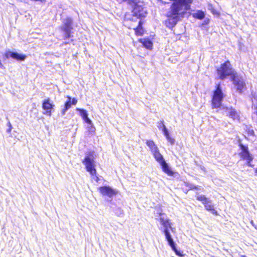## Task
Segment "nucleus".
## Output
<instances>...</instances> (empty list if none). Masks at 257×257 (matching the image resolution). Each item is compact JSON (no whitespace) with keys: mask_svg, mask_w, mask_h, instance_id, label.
<instances>
[{"mask_svg":"<svg viewBox=\"0 0 257 257\" xmlns=\"http://www.w3.org/2000/svg\"><path fill=\"white\" fill-rule=\"evenodd\" d=\"M146 145L150 148L156 161L161 166L163 171L169 175H172L173 172L165 162L163 156L160 153L159 150L154 142L152 140H148L146 142Z\"/></svg>","mask_w":257,"mask_h":257,"instance_id":"1","label":"nucleus"},{"mask_svg":"<svg viewBox=\"0 0 257 257\" xmlns=\"http://www.w3.org/2000/svg\"><path fill=\"white\" fill-rule=\"evenodd\" d=\"M82 163L85 165L86 171L90 174L92 178L96 182H98L99 178L96 176L94 153L90 152L86 153Z\"/></svg>","mask_w":257,"mask_h":257,"instance_id":"2","label":"nucleus"},{"mask_svg":"<svg viewBox=\"0 0 257 257\" xmlns=\"http://www.w3.org/2000/svg\"><path fill=\"white\" fill-rule=\"evenodd\" d=\"M217 72L219 78L222 80L224 79L228 76L233 77L236 74L231 67V64L228 61L222 64L220 67L217 69Z\"/></svg>","mask_w":257,"mask_h":257,"instance_id":"3","label":"nucleus"},{"mask_svg":"<svg viewBox=\"0 0 257 257\" xmlns=\"http://www.w3.org/2000/svg\"><path fill=\"white\" fill-rule=\"evenodd\" d=\"M223 98V93L220 88V84H218L216 90L214 92L212 99L213 107H219L221 105Z\"/></svg>","mask_w":257,"mask_h":257,"instance_id":"4","label":"nucleus"},{"mask_svg":"<svg viewBox=\"0 0 257 257\" xmlns=\"http://www.w3.org/2000/svg\"><path fill=\"white\" fill-rule=\"evenodd\" d=\"M239 146L240 148L239 156L242 159L246 161L249 166H251L250 162L252 160L253 157L249 152L247 146L243 145L241 143L239 144Z\"/></svg>","mask_w":257,"mask_h":257,"instance_id":"5","label":"nucleus"},{"mask_svg":"<svg viewBox=\"0 0 257 257\" xmlns=\"http://www.w3.org/2000/svg\"><path fill=\"white\" fill-rule=\"evenodd\" d=\"M197 199L202 202L207 210L210 211L212 213L215 215H217V212L214 209V205L210 200L208 199L203 195H198L197 196Z\"/></svg>","mask_w":257,"mask_h":257,"instance_id":"6","label":"nucleus"},{"mask_svg":"<svg viewBox=\"0 0 257 257\" xmlns=\"http://www.w3.org/2000/svg\"><path fill=\"white\" fill-rule=\"evenodd\" d=\"M139 0L136 3L131 2L130 5L133 7V15L138 17H144L146 15V12L141 5L139 4Z\"/></svg>","mask_w":257,"mask_h":257,"instance_id":"7","label":"nucleus"},{"mask_svg":"<svg viewBox=\"0 0 257 257\" xmlns=\"http://www.w3.org/2000/svg\"><path fill=\"white\" fill-rule=\"evenodd\" d=\"M64 26L62 27V30L65 32V37L66 38H69L71 37V31L72 29V20L70 18H67L63 21Z\"/></svg>","mask_w":257,"mask_h":257,"instance_id":"8","label":"nucleus"},{"mask_svg":"<svg viewBox=\"0 0 257 257\" xmlns=\"http://www.w3.org/2000/svg\"><path fill=\"white\" fill-rule=\"evenodd\" d=\"M232 80L233 84L236 87V89L241 92L245 86V83L242 78L235 74L232 77Z\"/></svg>","mask_w":257,"mask_h":257,"instance_id":"9","label":"nucleus"},{"mask_svg":"<svg viewBox=\"0 0 257 257\" xmlns=\"http://www.w3.org/2000/svg\"><path fill=\"white\" fill-rule=\"evenodd\" d=\"M98 190L102 195H106L110 198L117 193V190L112 189L109 186L101 187L99 188Z\"/></svg>","mask_w":257,"mask_h":257,"instance_id":"10","label":"nucleus"},{"mask_svg":"<svg viewBox=\"0 0 257 257\" xmlns=\"http://www.w3.org/2000/svg\"><path fill=\"white\" fill-rule=\"evenodd\" d=\"M54 106V105L50 102V99L45 100L42 104V108L45 110L43 114L50 116L51 115V109Z\"/></svg>","mask_w":257,"mask_h":257,"instance_id":"11","label":"nucleus"},{"mask_svg":"<svg viewBox=\"0 0 257 257\" xmlns=\"http://www.w3.org/2000/svg\"><path fill=\"white\" fill-rule=\"evenodd\" d=\"M160 222L163 226L164 229H169V228L173 231V228L172 227V223L170 220L164 214H161L160 218Z\"/></svg>","mask_w":257,"mask_h":257,"instance_id":"12","label":"nucleus"},{"mask_svg":"<svg viewBox=\"0 0 257 257\" xmlns=\"http://www.w3.org/2000/svg\"><path fill=\"white\" fill-rule=\"evenodd\" d=\"M224 112L226 115L229 116L230 117L233 119H238V114L232 108L225 107L224 108Z\"/></svg>","mask_w":257,"mask_h":257,"instance_id":"13","label":"nucleus"},{"mask_svg":"<svg viewBox=\"0 0 257 257\" xmlns=\"http://www.w3.org/2000/svg\"><path fill=\"white\" fill-rule=\"evenodd\" d=\"M163 232L165 234L166 240H167L168 244L170 246H173L175 244V242L173 241V238H172L171 235L169 232V229H164Z\"/></svg>","mask_w":257,"mask_h":257,"instance_id":"14","label":"nucleus"},{"mask_svg":"<svg viewBox=\"0 0 257 257\" xmlns=\"http://www.w3.org/2000/svg\"><path fill=\"white\" fill-rule=\"evenodd\" d=\"M140 42L142 43L143 46L148 49H151L153 46L152 42L148 39H141Z\"/></svg>","mask_w":257,"mask_h":257,"instance_id":"15","label":"nucleus"},{"mask_svg":"<svg viewBox=\"0 0 257 257\" xmlns=\"http://www.w3.org/2000/svg\"><path fill=\"white\" fill-rule=\"evenodd\" d=\"M26 58L25 55L13 52V58L18 61H24Z\"/></svg>","mask_w":257,"mask_h":257,"instance_id":"16","label":"nucleus"},{"mask_svg":"<svg viewBox=\"0 0 257 257\" xmlns=\"http://www.w3.org/2000/svg\"><path fill=\"white\" fill-rule=\"evenodd\" d=\"M192 15L194 18L199 20L203 19L205 17L204 12L201 11H197L196 12L193 13Z\"/></svg>","mask_w":257,"mask_h":257,"instance_id":"17","label":"nucleus"},{"mask_svg":"<svg viewBox=\"0 0 257 257\" xmlns=\"http://www.w3.org/2000/svg\"><path fill=\"white\" fill-rule=\"evenodd\" d=\"M135 30L137 35L141 36L143 35L144 30L142 27V24L141 21L139 22L138 27L136 29H135Z\"/></svg>","mask_w":257,"mask_h":257,"instance_id":"18","label":"nucleus"},{"mask_svg":"<svg viewBox=\"0 0 257 257\" xmlns=\"http://www.w3.org/2000/svg\"><path fill=\"white\" fill-rule=\"evenodd\" d=\"M76 110L79 111L80 115H81L83 120H84L88 117V113L86 110L84 109L77 108Z\"/></svg>","mask_w":257,"mask_h":257,"instance_id":"19","label":"nucleus"},{"mask_svg":"<svg viewBox=\"0 0 257 257\" xmlns=\"http://www.w3.org/2000/svg\"><path fill=\"white\" fill-rule=\"evenodd\" d=\"M67 98H68V101H67L65 103V106L64 107L66 108V109H69L71 107V97L68 96L67 97Z\"/></svg>","mask_w":257,"mask_h":257,"instance_id":"20","label":"nucleus"},{"mask_svg":"<svg viewBox=\"0 0 257 257\" xmlns=\"http://www.w3.org/2000/svg\"><path fill=\"white\" fill-rule=\"evenodd\" d=\"M13 52L8 51H7L5 54L4 56L7 59H9L10 57H12L13 58Z\"/></svg>","mask_w":257,"mask_h":257,"instance_id":"21","label":"nucleus"},{"mask_svg":"<svg viewBox=\"0 0 257 257\" xmlns=\"http://www.w3.org/2000/svg\"><path fill=\"white\" fill-rule=\"evenodd\" d=\"M163 132L166 138L170 136L167 128L166 127V126L164 124H163Z\"/></svg>","mask_w":257,"mask_h":257,"instance_id":"22","label":"nucleus"},{"mask_svg":"<svg viewBox=\"0 0 257 257\" xmlns=\"http://www.w3.org/2000/svg\"><path fill=\"white\" fill-rule=\"evenodd\" d=\"M171 247L172 249L175 252V253L177 255H178L180 256H183V254L177 249L175 244L174 245V247L173 246H171Z\"/></svg>","mask_w":257,"mask_h":257,"instance_id":"23","label":"nucleus"},{"mask_svg":"<svg viewBox=\"0 0 257 257\" xmlns=\"http://www.w3.org/2000/svg\"><path fill=\"white\" fill-rule=\"evenodd\" d=\"M166 138L171 145H173L175 143V140L171 138L170 136L166 137Z\"/></svg>","mask_w":257,"mask_h":257,"instance_id":"24","label":"nucleus"},{"mask_svg":"<svg viewBox=\"0 0 257 257\" xmlns=\"http://www.w3.org/2000/svg\"><path fill=\"white\" fill-rule=\"evenodd\" d=\"M119 3H122L123 2H127L128 4H131V2L136 3L138 0H116Z\"/></svg>","mask_w":257,"mask_h":257,"instance_id":"25","label":"nucleus"},{"mask_svg":"<svg viewBox=\"0 0 257 257\" xmlns=\"http://www.w3.org/2000/svg\"><path fill=\"white\" fill-rule=\"evenodd\" d=\"M85 122L88 124H92V121L87 117L84 120Z\"/></svg>","mask_w":257,"mask_h":257,"instance_id":"26","label":"nucleus"},{"mask_svg":"<svg viewBox=\"0 0 257 257\" xmlns=\"http://www.w3.org/2000/svg\"><path fill=\"white\" fill-rule=\"evenodd\" d=\"M71 104L73 105H76L77 102V100L75 98H73L71 100Z\"/></svg>","mask_w":257,"mask_h":257,"instance_id":"27","label":"nucleus"},{"mask_svg":"<svg viewBox=\"0 0 257 257\" xmlns=\"http://www.w3.org/2000/svg\"><path fill=\"white\" fill-rule=\"evenodd\" d=\"M8 126H9V129L7 130V132L10 133L12 131V124L11 123L9 122L8 124Z\"/></svg>","mask_w":257,"mask_h":257,"instance_id":"28","label":"nucleus"},{"mask_svg":"<svg viewBox=\"0 0 257 257\" xmlns=\"http://www.w3.org/2000/svg\"><path fill=\"white\" fill-rule=\"evenodd\" d=\"M248 135L250 136H254V133L253 130H249L248 132Z\"/></svg>","mask_w":257,"mask_h":257,"instance_id":"29","label":"nucleus"},{"mask_svg":"<svg viewBox=\"0 0 257 257\" xmlns=\"http://www.w3.org/2000/svg\"><path fill=\"white\" fill-rule=\"evenodd\" d=\"M67 110L68 109H66V108L64 107V108L61 111L62 115H64Z\"/></svg>","mask_w":257,"mask_h":257,"instance_id":"30","label":"nucleus"},{"mask_svg":"<svg viewBox=\"0 0 257 257\" xmlns=\"http://www.w3.org/2000/svg\"><path fill=\"white\" fill-rule=\"evenodd\" d=\"M89 131L94 132L95 127L93 125H91L90 127H89Z\"/></svg>","mask_w":257,"mask_h":257,"instance_id":"31","label":"nucleus"},{"mask_svg":"<svg viewBox=\"0 0 257 257\" xmlns=\"http://www.w3.org/2000/svg\"><path fill=\"white\" fill-rule=\"evenodd\" d=\"M255 173H256V174L257 175V168H256L255 169Z\"/></svg>","mask_w":257,"mask_h":257,"instance_id":"32","label":"nucleus"},{"mask_svg":"<svg viewBox=\"0 0 257 257\" xmlns=\"http://www.w3.org/2000/svg\"><path fill=\"white\" fill-rule=\"evenodd\" d=\"M161 128L163 129V124L160 127H159L160 129H161Z\"/></svg>","mask_w":257,"mask_h":257,"instance_id":"33","label":"nucleus"}]
</instances>
